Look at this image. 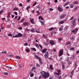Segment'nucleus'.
<instances>
[{
    "label": "nucleus",
    "instance_id": "obj_1",
    "mask_svg": "<svg viewBox=\"0 0 79 79\" xmlns=\"http://www.w3.org/2000/svg\"><path fill=\"white\" fill-rule=\"evenodd\" d=\"M43 73H44V74H43ZM41 74L43 75H42V77H44V79H47V78H48V77H49L50 76V73H48L46 72H40Z\"/></svg>",
    "mask_w": 79,
    "mask_h": 79
},
{
    "label": "nucleus",
    "instance_id": "obj_2",
    "mask_svg": "<svg viewBox=\"0 0 79 79\" xmlns=\"http://www.w3.org/2000/svg\"><path fill=\"white\" fill-rule=\"evenodd\" d=\"M17 35L15 36H13V38H16L17 37H23V35L21 33H18Z\"/></svg>",
    "mask_w": 79,
    "mask_h": 79
},
{
    "label": "nucleus",
    "instance_id": "obj_3",
    "mask_svg": "<svg viewBox=\"0 0 79 79\" xmlns=\"http://www.w3.org/2000/svg\"><path fill=\"white\" fill-rule=\"evenodd\" d=\"M76 19H74L72 22V24L73 27L76 24Z\"/></svg>",
    "mask_w": 79,
    "mask_h": 79
},
{
    "label": "nucleus",
    "instance_id": "obj_4",
    "mask_svg": "<svg viewBox=\"0 0 79 79\" xmlns=\"http://www.w3.org/2000/svg\"><path fill=\"white\" fill-rule=\"evenodd\" d=\"M57 72L58 73H54V74H55V75H56L57 76H59V75H61V73H60L61 72V71H60V69H59L57 71Z\"/></svg>",
    "mask_w": 79,
    "mask_h": 79
},
{
    "label": "nucleus",
    "instance_id": "obj_5",
    "mask_svg": "<svg viewBox=\"0 0 79 79\" xmlns=\"http://www.w3.org/2000/svg\"><path fill=\"white\" fill-rule=\"evenodd\" d=\"M49 55V54L48 53V52H46L44 55V57L45 58H46H46H48Z\"/></svg>",
    "mask_w": 79,
    "mask_h": 79
},
{
    "label": "nucleus",
    "instance_id": "obj_6",
    "mask_svg": "<svg viewBox=\"0 0 79 79\" xmlns=\"http://www.w3.org/2000/svg\"><path fill=\"white\" fill-rule=\"evenodd\" d=\"M63 49H62L60 50V52H59V53H60V54L59 55V56H61L62 55H63Z\"/></svg>",
    "mask_w": 79,
    "mask_h": 79
},
{
    "label": "nucleus",
    "instance_id": "obj_7",
    "mask_svg": "<svg viewBox=\"0 0 79 79\" xmlns=\"http://www.w3.org/2000/svg\"><path fill=\"white\" fill-rule=\"evenodd\" d=\"M49 42L52 45H55V42L53 40H50L49 41Z\"/></svg>",
    "mask_w": 79,
    "mask_h": 79
},
{
    "label": "nucleus",
    "instance_id": "obj_8",
    "mask_svg": "<svg viewBox=\"0 0 79 79\" xmlns=\"http://www.w3.org/2000/svg\"><path fill=\"white\" fill-rule=\"evenodd\" d=\"M23 25L24 26H28L29 25V23L26 22H24L23 24Z\"/></svg>",
    "mask_w": 79,
    "mask_h": 79
},
{
    "label": "nucleus",
    "instance_id": "obj_9",
    "mask_svg": "<svg viewBox=\"0 0 79 79\" xmlns=\"http://www.w3.org/2000/svg\"><path fill=\"white\" fill-rule=\"evenodd\" d=\"M78 31V28H76L75 30H73L72 31V32H74L75 34L77 33V32Z\"/></svg>",
    "mask_w": 79,
    "mask_h": 79
},
{
    "label": "nucleus",
    "instance_id": "obj_10",
    "mask_svg": "<svg viewBox=\"0 0 79 79\" xmlns=\"http://www.w3.org/2000/svg\"><path fill=\"white\" fill-rule=\"evenodd\" d=\"M66 17V15L65 14H63L62 15H61L60 17V18L61 19H62L63 18H64Z\"/></svg>",
    "mask_w": 79,
    "mask_h": 79
},
{
    "label": "nucleus",
    "instance_id": "obj_11",
    "mask_svg": "<svg viewBox=\"0 0 79 79\" xmlns=\"http://www.w3.org/2000/svg\"><path fill=\"white\" fill-rule=\"evenodd\" d=\"M58 9V10L59 12H61V11H63V10H62V9L60 6H58L57 8Z\"/></svg>",
    "mask_w": 79,
    "mask_h": 79
},
{
    "label": "nucleus",
    "instance_id": "obj_12",
    "mask_svg": "<svg viewBox=\"0 0 79 79\" xmlns=\"http://www.w3.org/2000/svg\"><path fill=\"white\" fill-rule=\"evenodd\" d=\"M68 29H69V27L68 26H66L64 29V31H68Z\"/></svg>",
    "mask_w": 79,
    "mask_h": 79
},
{
    "label": "nucleus",
    "instance_id": "obj_13",
    "mask_svg": "<svg viewBox=\"0 0 79 79\" xmlns=\"http://www.w3.org/2000/svg\"><path fill=\"white\" fill-rule=\"evenodd\" d=\"M34 21V19H31L30 20V22H31V24H34L35 23Z\"/></svg>",
    "mask_w": 79,
    "mask_h": 79
},
{
    "label": "nucleus",
    "instance_id": "obj_14",
    "mask_svg": "<svg viewBox=\"0 0 79 79\" xmlns=\"http://www.w3.org/2000/svg\"><path fill=\"white\" fill-rule=\"evenodd\" d=\"M47 49L46 48L42 50V52L45 53L47 52Z\"/></svg>",
    "mask_w": 79,
    "mask_h": 79
},
{
    "label": "nucleus",
    "instance_id": "obj_15",
    "mask_svg": "<svg viewBox=\"0 0 79 79\" xmlns=\"http://www.w3.org/2000/svg\"><path fill=\"white\" fill-rule=\"evenodd\" d=\"M6 68H8V70H11V69H12V68H11V67H9V66H6Z\"/></svg>",
    "mask_w": 79,
    "mask_h": 79
},
{
    "label": "nucleus",
    "instance_id": "obj_16",
    "mask_svg": "<svg viewBox=\"0 0 79 79\" xmlns=\"http://www.w3.org/2000/svg\"><path fill=\"white\" fill-rule=\"evenodd\" d=\"M15 58L16 59H18V60H19V59H21V57L20 56H15Z\"/></svg>",
    "mask_w": 79,
    "mask_h": 79
},
{
    "label": "nucleus",
    "instance_id": "obj_17",
    "mask_svg": "<svg viewBox=\"0 0 79 79\" xmlns=\"http://www.w3.org/2000/svg\"><path fill=\"white\" fill-rule=\"evenodd\" d=\"M49 68L50 69H52V70H53V66H52V65L51 64L50 65Z\"/></svg>",
    "mask_w": 79,
    "mask_h": 79
},
{
    "label": "nucleus",
    "instance_id": "obj_18",
    "mask_svg": "<svg viewBox=\"0 0 79 79\" xmlns=\"http://www.w3.org/2000/svg\"><path fill=\"white\" fill-rule=\"evenodd\" d=\"M10 15H11V13H10V12L8 13V15H7V18H10Z\"/></svg>",
    "mask_w": 79,
    "mask_h": 79
},
{
    "label": "nucleus",
    "instance_id": "obj_19",
    "mask_svg": "<svg viewBox=\"0 0 79 79\" xmlns=\"http://www.w3.org/2000/svg\"><path fill=\"white\" fill-rule=\"evenodd\" d=\"M78 2H79L78 1H75L73 2V3L74 4L76 5L78 4Z\"/></svg>",
    "mask_w": 79,
    "mask_h": 79
},
{
    "label": "nucleus",
    "instance_id": "obj_20",
    "mask_svg": "<svg viewBox=\"0 0 79 79\" xmlns=\"http://www.w3.org/2000/svg\"><path fill=\"white\" fill-rule=\"evenodd\" d=\"M26 52H27L28 53H29V52H30V50H29V49L28 48H27L26 49Z\"/></svg>",
    "mask_w": 79,
    "mask_h": 79
},
{
    "label": "nucleus",
    "instance_id": "obj_21",
    "mask_svg": "<svg viewBox=\"0 0 79 79\" xmlns=\"http://www.w3.org/2000/svg\"><path fill=\"white\" fill-rule=\"evenodd\" d=\"M7 53L6 51H3L2 52V54H6Z\"/></svg>",
    "mask_w": 79,
    "mask_h": 79
},
{
    "label": "nucleus",
    "instance_id": "obj_22",
    "mask_svg": "<svg viewBox=\"0 0 79 79\" xmlns=\"http://www.w3.org/2000/svg\"><path fill=\"white\" fill-rule=\"evenodd\" d=\"M71 40H72V41L74 40V38L73 36H72L70 38Z\"/></svg>",
    "mask_w": 79,
    "mask_h": 79
},
{
    "label": "nucleus",
    "instance_id": "obj_23",
    "mask_svg": "<svg viewBox=\"0 0 79 79\" xmlns=\"http://www.w3.org/2000/svg\"><path fill=\"white\" fill-rule=\"evenodd\" d=\"M31 31L32 32H35V30H34V29H31Z\"/></svg>",
    "mask_w": 79,
    "mask_h": 79
},
{
    "label": "nucleus",
    "instance_id": "obj_24",
    "mask_svg": "<svg viewBox=\"0 0 79 79\" xmlns=\"http://www.w3.org/2000/svg\"><path fill=\"white\" fill-rule=\"evenodd\" d=\"M62 69L64 70V69H65V67H64V65H62Z\"/></svg>",
    "mask_w": 79,
    "mask_h": 79
},
{
    "label": "nucleus",
    "instance_id": "obj_25",
    "mask_svg": "<svg viewBox=\"0 0 79 79\" xmlns=\"http://www.w3.org/2000/svg\"><path fill=\"white\" fill-rule=\"evenodd\" d=\"M74 71V70H73L72 71V72L71 73V74H71V75H73L74 73H73Z\"/></svg>",
    "mask_w": 79,
    "mask_h": 79
},
{
    "label": "nucleus",
    "instance_id": "obj_26",
    "mask_svg": "<svg viewBox=\"0 0 79 79\" xmlns=\"http://www.w3.org/2000/svg\"><path fill=\"white\" fill-rule=\"evenodd\" d=\"M75 49L74 48H71L70 50H74Z\"/></svg>",
    "mask_w": 79,
    "mask_h": 79
},
{
    "label": "nucleus",
    "instance_id": "obj_27",
    "mask_svg": "<svg viewBox=\"0 0 79 79\" xmlns=\"http://www.w3.org/2000/svg\"><path fill=\"white\" fill-rule=\"evenodd\" d=\"M59 31H63V28L60 27V28H59Z\"/></svg>",
    "mask_w": 79,
    "mask_h": 79
},
{
    "label": "nucleus",
    "instance_id": "obj_28",
    "mask_svg": "<svg viewBox=\"0 0 79 79\" xmlns=\"http://www.w3.org/2000/svg\"><path fill=\"white\" fill-rule=\"evenodd\" d=\"M35 45L36 47H39V45H38L37 43H35Z\"/></svg>",
    "mask_w": 79,
    "mask_h": 79
},
{
    "label": "nucleus",
    "instance_id": "obj_29",
    "mask_svg": "<svg viewBox=\"0 0 79 79\" xmlns=\"http://www.w3.org/2000/svg\"><path fill=\"white\" fill-rule=\"evenodd\" d=\"M40 22L41 23L42 25H43V26L44 25V22L42 21H40Z\"/></svg>",
    "mask_w": 79,
    "mask_h": 79
},
{
    "label": "nucleus",
    "instance_id": "obj_30",
    "mask_svg": "<svg viewBox=\"0 0 79 79\" xmlns=\"http://www.w3.org/2000/svg\"><path fill=\"white\" fill-rule=\"evenodd\" d=\"M70 8H74V6L71 4L70 5Z\"/></svg>",
    "mask_w": 79,
    "mask_h": 79
},
{
    "label": "nucleus",
    "instance_id": "obj_31",
    "mask_svg": "<svg viewBox=\"0 0 79 79\" xmlns=\"http://www.w3.org/2000/svg\"><path fill=\"white\" fill-rule=\"evenodd\" d=\"M53 29H55V28H53V27H51L49 29V31H52V30Z\"/></svg>",
    "mask_w": 79,
    "mask_h": 79
},
{
    "label": "nucleus",
    "instance_id": "obj_32",
    "mask_svg": "<svg viewBox=\"0 0 79 79\" xmlns=\"http://www.w3.org/2000/svg\"><path fill=\"white\" fill-rule=\"evenodd\" d=\"M35 58H36L37 59H39L40 58L38 56H37V55H35Z\"/></svg>",
    "mask_w": 79,
    "mask_h": 79
},
{
    "label": "nucleus",
    "instance_id": "obj_33",
    "mask_svg": "<svg viewBox=\"0 0 79 79\" xmlns=\"http://www.w3.org/2000/svg\"><path fill=\"white\" fill-rule=\"evenodd\" d=\"M14 11H18V9L15 8L13 9Z\"/></svg>",
    "mask_w": 79,
    "mask_h": 79
},
{
    "label": "nucleus",
    "instance_id": "obj_34",
    "mask_svg": "<svg viewBox=\"0 0 79 79\" xmlns=\"http://www.w3.org/2000/svg\"><path fill=\"white\" fill-rule=\"evenodd\" d=\"M59 23L60 24H63L64 23V21H61Z\"/></svg>",
    "mask_w": 79,
    "mask_h": 79
},
{
    "label": "nucleus",
    "instance_id": "obj_35",
    "mask_svg": "<svg viewBox=\"0 0 79 79\" xmlns=\"http://www.w3.org/2000/svg\"><path fill=\"white\" fill-rule=\"evenodd\" d=\"M24 21V19H22L21 21L20 22V23H23V22Z\"/></svg>",
    "mask_w": 79,
    "mask_h": 79
},
{
    "label": "nucleus",
    "instance_id": "obj_36",
    "mask_svg": "<svg viewBox=\"0 0 79 79\" xmlns=\"http://www.w3.org/2000/svg\"><path fill=\"white\" fill-rule=\"evenodd\" d=\"M58 40H59V41H61V40H63V38H58Z\"/></svg>",
    "mask_w": 79,
    "mask_h": 79
},
{
    "label": "nucleus",
    "instance_id": "obj_37",
    "mask_svg": "<svg viewBox=\"0 0 79 79\" xmlns=\"http://www.w3.org/2000/svg\"><path fill=\"white\" fill-rule=\"evenodd\" d=\"M77 7H76V8H75L73 10L74 11H76V10H77Z\"/></svg>",
    "mask_w": 79,
    "mask_h": 79
},
{
    "label": "nucleus",
    "instance_id": "obj_38",
    "mask_svg": "<svg viewBox=\"0 0 79 79\" xmlns=\"http://www.w3.org/2000/svg\"><path fill=\"white\" fill-rule=\"evenodd\" d=\"M29 8H30V6H28L27 7V10H29Z\"/></svg>",
    "mask_w": 79,
    "mask_h": 79
},
{
    "label": "nucleus",
    "instance_id": "obj_39",
    "mask_svg": "<svg viewBox=\"0 0 79 79\" xmlns=\"http://www.w3.org/2000/svg\"><path fill=\"white\" fill-rule=\"evenodd\" d=\"M39 45L40 47L41 50H42V45H41V44H40Z\"/></svg>",
    "mask_w": 79,
    "mask_h": 79
},
{
    "label": "nucleus",
    "instance_id": "obj_40",
    "mask_svg": "<svg viewBox=\"0 0 79 79\" xmlns=\"http://www.w3.org/2000/svg\"><path fill=\"white\" fill-rule=\"evenodd\" d=\"M36 4H37V3L36 2H35L33 5V6H35V5H36Z\"/></svg>",
    "mask_w": 79,
    "mask_h": 79
},
{
    "label": "nucleus",
    "instance_id": "obj_41",
    "mask_svg": "<svg viewBox=\"0 0 79 79\" xmlns=\"http://www.w3.org/2000/svg\"><path fill=\"white\" fill-rule=\"evenodd\" d=\"M72 62L71 61H70L69 63H68V64H72Z\"/></svg>",
    "mask_w": 79,
    "mask_h": 79
},
{
    "label": "nucleus",
    "instance_id": "obj_42",
    "mask_svg": "<svg viewBox=\"0 0 79 79\" xmlns=\"http://www.w3.org/2000/svg\"><path fill=\"white\" fill-rule=\"evenodd\" d=\"M43 36H44V38H45L46 39H47V37L46 36H45V34H44L43 35Z\"/></svg>",
    "mask_w": 79,
    "mask_h": 79
},
{
    "label": "nucleus",
    "instance_id": "obj_43",
    "mask_svg": "<svg viewBox=\"0 0 79 79\" xmlns=\"http://www.w3.org/2000/svg\"><path fill=\"white\" fill-rule=\"evenodd\" d=\"M69 4V3H68V2H67V3H65V4L64 5V6H66V5H68Z\"/></svg>",
    "mask_w": 79,
    "mask_h": 79
},
{
    "label": "nucleus",
    "instance_id": "obj_44",
    "mask_svg": "<svg viewBox=\"0 0 79 79\" xmlns=\"http://www.w3.org/2000/svg\"><path fill=\"white\" fill-rule=\"evenodd\" d=\"M24 45L25 46H27V45H28V44H27V43H26L24 44Z\"/></svg>",
    "mask_w": 79,
    "mask_h": 79
},
{
    "label": "nucleus",
    "instance_id": "obj_45",
    "mask_svg": "<svg viewBox=\"0 0 79 79\" xmlns=\"http://www.w3.org/2000/svg\"><path fill=\"white\" fill-rule=\"evenodd\" d=\"M14 14L15 15H16V16H17V15H18V13H17V12H15Z\"/></svg>",
    "mask_w": 79,
    "mask_h": 79
},
{
    "label": "nucleus",
    "instance_id": "obj_46",
    "mask_svg": "<svg viewBox=\"0 0 79 79\" xmlns=\"http://www.w3.org/2000/svg\"><path fill=\"white\" fill-rule=\"evenodd\" d=\"M69 58L67 57L66 59V61H69Z\"/></svg>",
    "mask_w": 79,
    "mask_h": 79
},
{
    "label": "nucleus",
    "instance_id": "obj_47",
    "mask_svg": "<svg viewBox=\"0 0 79 79\" xmlns=\"http://www.w3.org/2000/svg\"><path fill=\"white\" fill-rule=\"evenodd\" d=\"M36 66H37V67H38V68H39V67H40V65H39L38 64H36Z\"/></svg>",
    "mask_w": 79,
    "mask_h": 79
},
{
    "label": "nucleus",
    "instance_id": "obj_48",
    "mask_svg": "<svg viewBox=\"0 0 79 79\" xmlns=\"http://www.w3.org/2000/svg\"><path fill=\"white\" fill-rule=\"evenodd\" d=\"M32 50L35 52L36 51V49L35 48H32Z\"/></svg>",
    "mask_w": 79,
    "mask_h": 79
},
{
    "label": "nucleus",
    "instance_id": "obj_49",
    "mask_svg": "<svg viewBox=\"0 0 79 79\" xmlns=\"http://www.w3.org/2000/svg\"><path fill=\"white\" fill-rule=\"evenodd\" d=\"M18 29H19L20 30H22L23 28H22V27H19L18 28Z\"/></svg>",
    "mask_w": 79,
    "mask_h": 79
},
{
    "label": "nucleus",
    "instance_id": "obj_50",
    "mask_svg": "<svg viewBox=\"0 0 79 79\" xmlns=\"http://www.w3.org/2000/svg\"><path fill=\"white\" fill-rule=\"evenodd\" d=\"M33 76H34V74H31L30 75V77H32Z\"/></svg>",
    "mask_w": 79,
    "mask_h": 79
},
{
    "label": "nucleus",
    "instance_id": "obj_51",
    "mask_svg": "<svg viewBox=\"0 0 79 79\" xmlns=\"http://www.w3.org/2000/svg\"><path fill=\"white\" fill-rule=\"evenodd\" d=\"M4 74L5 75H8V73H7L5 72V73H4Z\"/></svg>",
    "mask_w": 79,
    "mask_h": 79
},
{
    "label": "nucleus",
    "instance_id": "obj_52",
    "mask_svg": "<svg viewBox=\"0 0 79 79\" xmlns=\"http://www.w3.org/2000/svg\"><path fill=\"white\" fill-rule=\"evenodd\" d=\"M49 10H50V11H53V9L52 8H50Z\"/></svg>",
    "mask_w": 79,
    "mask_h": 79
},
{
    "label": "nucleus",
    "instance_id": "obj_53",
    "mask_svg": "<svg viewBox=\"0 0 79 79\" xmlns=\"http://www.w3.org/2000/svg\"><path fill=\"white\" fill-rule=\"evenodd\" d=\"M19 6H23V5H22V4L21 3H20L19 4Z\"/></svg>",
    "mask_w": 79,
    "mask_h": 79
},
{
    "label": "nucleus",
    "instance_id": "obj_54",
    "mask_svg": "<svg viewBox=\"0 0 79 79\" xmlns=\"http://www.w3.org/2000/svg\"><path fill=\"white\" fill-rule=\"evenodd\" d=\"M41 18H42V16H40L39 17V20L41 19Z\"/></svg>",
    "mask_w": 79,
    "mask_h": 79
},
{
    "label": "nucleus",
    "instance_id": "obj_55",
    "mask_svg": "<svg viewBox=\"0 0 79 79\" xmlns=\"http://www.w3.org/2000/svg\"><path fill=\"white\" fill-rule=\"evenodd\" d=\"M2 19V20H3V21H5V18H3Z\"/></svg>",
    "mask_w": 79,
    "mask_h": 79
},
{
    "label": "nucleus",
    "instance_id": "obj_56",
    "mask_svg": "<svg viewBox=\"0 0 79 79\" xmlns=\"http://www.w3.org/2000/svg\"><path fill=\"white\" fill-rule=\"evenodd\" d=\"M8 35H9V36H11V37H12V35L11 34H8Z\"/></svg>",
    "mask_w": 79,
    "mask_h": 79
},
{
    "label": "nucleus",
    "instance_id": "obj_57",
    "mask_svg": "<svg viewBox=\"0 0 79 79\" xmlns=\"http://www.w3.org/2000/svg\"><path fill=\"white\" fill-rule=\"evenodd\" d=\"M3 10H1L0 11V14H1V13H3Z\"/></svg>",
    "mask_w": 79,
    "mask_h": 79
},
{
    "label": "nucleus",
    "instance_id": "obj_58",
    "mask_svg": "<svg viewBox=\"0 0 79 79\" xmlns=\"http://www.w3.org/2000/svg\"><path fill=\"white\" fill-rule=\"evenodd\" d=\"M38 59H39V62L42 61V59H41L39 58Z\"/></svg>",
    "mask_w": 79,
    "mask_h": 79
},
{
    "label": "nucleus",
    "instance_id": "obj_59",
    "mask_svg": "<svg viewBox=\"0 0 79 79\" xmlns=\"http://www.w3.org/2000/svg\"><path fill=\"white\" fill-rule=\"evenodd\" d=\"M70 44V42H68L67 43V45H69Z\"/></svg>",
    "mask_w": 79,
    "mask_h": 79
},
{
    "label": "nucleus",
    "instance_id": "obj_60",
    "mask_svg": "<svg viewBox=\"0 0 79 79\" xmlns=\"http://www.w3.org/2000/svg\"><path fill=\"white\" fill-rule=\"evenodd\" d=\"M20 19H21V17H19V19H18L17 20V21H19Z\"/></svg>",
    "mask_w": 79,
    "mask_h": 79
},
{
    "label": "nucleus",
    "instance_id": "obj_61",
    "mask_svg": "<svg viewBox=\"0 0 79 79\" xmlns=\"http://www.w3.org/2000/svg\"><path fill=\"white\" fill-rule=\"evenodd\" d=\"M36 32H37V33H40V32L37 31V30H36Z\"/></svg>",
    "mask_w": 79,
    "mask_h": 79
},
{
    "label": "nucleus",
    "instance_id": "obj_62",
    "mask_svg": "<svg viewBox=\"0 0 79 79\" xmlns=\"http://www.w3.org/2000/svg\"><path fill=\"white\" fill-rule=\"evenodd\" d=\"M53 77H49V79H53Z\"/></svg>",
    "mask_w": 79,
    "mask_h": 79
},
{
    "label": "nucleus",
    "instance_id": "obj_63",
    "mask_svg": "<svg viewBox=\"0 0 79 79\" xmlns=\"http://www.w3.org/2000/svg\"><path fill=\"white\" fill-rule=\"evenodd\" d=\"M55 3H57V2H58V0H55Z\"/></svg>",
    "mask_w": 79,
    "mask_h": 79
},
{
    "label": "nucleus",
    "instance_id": "obj_64",
    "mask_svg": "<svg viewBox=\"0 0 79 79\" xmlns=\"http://www.w3.org/2000/svg\"><path fill=\"white\" fill-rule=\"evenodd\" d=\"M61 76H60L59 77L58 79H61Z\"/></svg>",
    "mask_w": 79,
    "mask_h": 79
}]
</instances>
